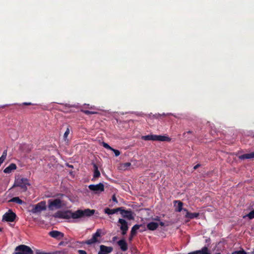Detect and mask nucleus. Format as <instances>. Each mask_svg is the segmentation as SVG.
<instances>
[{
  "label": "nucleus",
  "instance_id": "obj_37",
  "mask_svg": "<svg viewBox=\"0 0 254 254\" xmlns=\"http://www.w3.org/2000/svg\"><path fill=\"white\" fill-rule=\"evenodd\" d=\"M159 224L161 226H165V224L164 223H163V222H160Z\"/></svg>",
  "mask_w": 254,
  "mask_h": 254
},
{
  "label": "nucleus",
  "instance_id": "obj_26",
  "mask_svg": "<svg viewBox=\"0 0 254 254\" xmlns=\"http://www.w3.org/2000/svg\"><path fill=\"white\" fill-rule=\"evenodd\" d=\"M176 203H178V205L177 206V211L178 212H180L183 209V203L180 201H176Z\"/></svg>",
  "mask_w": 254,
  "mask_h": 254
},
{
  "label": "nucleus",
  "instance_id": "obj_17",
  "mask_svg": "<svg viewBox=\"0 0 254 254\" xmlns=\"http://www.w3.org/2000/svg\"><path fill=\"white\" fill-rule=\"evenodd\" d=\"M131 166V163L129 162L121 163L119 164V169L121 171H126L129 170Z\"/></svg>",
  "mask_w": 254,
  "mask_h": 254
},
{
  "label": "nucleus",
  "instance_id": "obj_3",
  "mask_svg": "<svg viewBox=\"0 0 254 254\" xmlns=\"http://www.w3.org/2000/svg\"><path fill=\"white\" fill-rule=\"evenodd\" d=\"M141 139L144 140H153L160 141H169L170 138L165 135L149 134L147 135L142 136Z\"/></svg>",
  "mask_w": 254,
  "mask_h": 254
},
{
  "label": "nucleus",
  "instance_id": "obj_42",
  "mask_svg": "<svg viewBox=\"0 0 254 254\" xmlns=\"http://www.w3.org/2000/svg\"><path fill=\"white\" fill-rule=\"evenodd\" d=\"M133 237V236H131V235H130V237L129 238V240H131L132 238Z\"/></svg>",
  "mask_w": 254,
  "mask_h": 254
},
{
  "label": "nucleus",
  "instance_id": "obj_21",
  "mask_svg": "<svg viewBox=\"0 0 254 254\" xmlns=\"http://www.w3.org/2000/svg\"><path fill=\"white\" fill-rule=\"evenodd\" d=\"M239 158L241 159L254 158V151L250 153L242 155L240 156Z\"/></svg>",
  "mask_w": 254,
  "mask_h": 254
},
{
  "label": "nucleus",
  "instance_id": "obj_44",
  "mask_svg": "<svg viewBox=\"0 0 254 254\" xmlns=\"http://www.w3.org/2000/svg\"><path fill=\"white\" fill-rule=\"evenodd\" d=\"M1 231V228H0V231Z\"/></svg>",
  "mask_w": 254,
  "mask_h": 254
},
{
  "label": "nucleus",
  "instance_id": "obj_25",
  "mask_svg": "<svg viewBox=\"0 0 254 254\" xmlns=\"http://www.w3.org/2000/svg\"><path fill=\"white\" fill-rule=\"evenodd\" d=\"M9 202H14L18 204H22L23 203V201L22 200H21L18 197H14L9 200L8 201Z\"/></svg>",
  "mask_w": 254,
  "mask_h": 254
},
{
  "label": "nucleus",
  "instance_id": "obj_33",
  "mask_svg": "<svg viewBox=\"0 0 254 254\" xmlns=\"http://www.w3.org/2000/svg\"><path fill=\"white\" fill-rule=\"evenodd\" d=\"M78 253L79 254H87L86 252L83 250H78Z\"/></svg>",
  "mask_w": 254,
  "mask_h": 254
},
{
  "label": "nucleus",
  "instance_id": "obj_41",
  "mask_svg": "<svg viewBox=\"0 0 254 254\" xmlns=\"http://www.w3.org/2000/svg\"><path fill=\"white\" fill-rule=\"evenodd\" d=\"M155 220H156V221H159V218H158V217H157V218H156L155 219Z\"/></svg>",
  "mask_w": 254,
  "mask_h": 254
},
{
  "label": "nucleus",
  "instance_id": "obj_5",
  "mask_svg": "<svg viewBox=\"0 0 254 254\" xmlns=\"http://www.w3.org/2000/svg\"><path fill=\"white\" fill-rule=\"evenodd\" d=\"M32 209L31 212L33 213H40L42 211L46 210V204L44 201H41L37 204L33 205Z\"/></svg>",
  "mask_w": 254,
  "mask_h": 254
},
{
  "label": "nucleus",
  "instance_id": "obj_27",
  "mask_svg": "<svg viewBox=\"0 0 254 254\" xmlns=\"http://www.w3.org/2000/svg\"><path fill=\"white\" fill-rule=\"evenodd\" d=\"M246 216L248 217L251 219L254 218V210L251 211L246 216H244V218L246 217Z\"/></svg>",
  "mask_w": 254,
  "mask_h": 254
},
{
  "label": "nucleus",
  "instance_id": "obj_28",
  "mask_svg": "<svg viewBox=\"0 0 254 254\" xmlns=\"http://www.w3.org/2000/svg\"><path fill=\"white\" fill-rule=\"evenodd\" d=\"M69 132H70L69 128L68 127H67L66 128L65 132L64 133V137L65 140L66 139L68 134H69Z\"/></svg>",
  "mask_w": 254,
  "mask_h": 254
},
{
  "label": "nucleus",
  "instance_id": "obj_39",
  "mask_svg": "<svg viewBox=\"0 0 254 254\" xmlns=\"http://www.w3.org/2000/svg\"><path fill=\"white\" fill-rule=\"evenodd\" d=\"M43 254H55L52 253H47V252H44Z\"/></svg>",
  "mask_w": 254,
  "mask_h": 254
},
{
  "label": "nucleus",
  "instance_id": "obj_20",
  "mask_svg": "<svg viewBox=\"0 0 254 254\" xmlns=\"http://www.w3.org/2000/svg\"><path fill=\"white\" fill-rule=\"evenodd\" d=\"M93 168H94V173H93V178L92 179V180L94 179L98 178L100 176V173L98 170V167L97 166V165L95 164H93Z\"/></svg>",
  "mask_w": 254,
  "mask_h": 254
},
{
  "label": "nucleus",
  "instance_id": "obj_6",
  "mask_svg": "<svg viewBox=\"0 0 254 254\" xmlns=\"http://www.w3.org/2000/svg\"><path fill=\"white\" fill-rule=\"evenodd\" d=\"M102 235V230L98 229L95 233L92 235V237L86 241L85 243L88 245H91L95 243L99 242V238Z\"/></svg>",
  "mask_w": 254,
  "mask_h": 254
},
{
  "label": "nucleus",
  "instance_id": "obj_1",
  "mask_svg": "<svg viewBox=\"0 0 254 254\" xmlns=\"http://www.w3.org/2000/svg\"><path fill=\"white\" fill-rule=\"evenodd\" d=\"M94 210H91L89 209H86L83 210H77L71 213V217L74 219L83 218L92 216L94 214Z\"/></svg>",
  "mask_w": 254,
  "mask_h": 254
},
{
  "label": "nucleus",
  "instance_id": "obj_8",
  "mask_svg": "<svg viewBox=\"0 0 254 254\" xmlns=\"http://www.w3.org/2000/svg\"><path fill=\"white\" fill-rule=\"evenodd\" d=\"M88 188L96 193H99L104 190V186L101 183L97 185H90L88 186Z\"/></svg>",
  "mask_w": 254,
  "mask_h": 254
},
{
  "label": "nucleus",
  "instance_id": "obj_11",
  "mask_svg": "<svg viewBox=\"0 0 254 254\" xmlns=\"http://www.w3.org/2000/svg\"><path fill=\"white\" fill-rule=\"evenodd\" d=\"M49 235L52 238L58 240H61L64 237V234L58 231H52L49 232Z\"/></svg>",
  "mask_w": 254,
  "mask_h": 254
},
{
  "label": "nucleus",
  "instance_id": "obj_2",
  "mask_svg": "<svg viewBox=\"0 0 254 254\" xmlns=\"http://www.w3.org/2000/svg\"><path fill=\"white\" fill-rule=\"evenodd\" d=\"M30 185L27 179L24 178H18L14 182V184L12 188L19 187L23 191H26L27 190V187Z\"/></svg>",
  "mask_w": 254,
  "mask_h": 254
},
{
  "label": "nucleus",
  "instance_id": "obj_32",
  "mask_svg": "<svg viewBox=\"0 0 254 254\" xmlns=\"http://www.w3.org/2000/svg\"><path fill=\"white\" fill-rule=\"evenodd\" d=\"M44 251H42L40 250H36L35 251V254H43Z\"/></svg>",
  "mask_w": 254,
  "mask_h": 254
},
{
  "label": "nucleus",
  "instance_id": "obj_12",
  "mask_svg": "<svg viewBox=\"0 0 254 254\" xmlns=\"http://www.w3.org/2000/svg\"><path fill=\"white\" fill-rule=\"evenodd\" d=\"M100 251L98 254H108L112 252L113 249L111 247H107L104 245H101Z\"/></svg>",
  "mask_w": 254,
  "mask_h": 254
},
{
  "label": "nucleus",
  "instance_id": "obj_4",
  "mask_svg": "<svg viewBox=\"0 0 254 254\" xmlns=\"http://www.w3.org/2000/svg\"><path fill=\"white\" fill-rule=\"evenodd\" d=\"M13 254H33V252L29 247L21 245L15 248Z\"/></svg>",
  "mask_w": 254,
  "mask_h": 254
},
{
  "label": "nucleus",
  "instance_id": "obj_14",
  "mask_svg": "<svg viewBox=\"0 0 254 254\" xmlns=\"http://www.w3.org/2000/svg\"><path fill=\"white\" fill-rule=\"evenodd\" d=\"M89 109H91V111H89L87 110L82 109L81 111L84 114L86 115H90V114H97L98 112L95 110H98V109L96 108L95 106H92L89 107Z\"/></svg>",
  "mask_w": 254,
  "mask_h": 254
},
{
  "label": "nucleus",
  "instance_id": "obj_7",
  "mask_svg": "<svg viewBox=\"0 0 254 254\" xmlns=\"http://www.w3.org/2000/svg\"><path fill=\"white\" fill-rule=\"evenodd\" d=\"M49 208L51 210L60 208L62 206V201L59 199H56L54 200H49Z\"/></svg>",
  "mask_w": 254,
  "mask_h": 254
},
{
  "label": "nucleus",
  "instance_id": "obj_40",
  "mask_svg": "<svg viewBox=\"0 0 254 254\" xmlns=\"http://www.w3.org/2000/svg\"><path fill=\"white\" fill-rule=\"evenodd\" d=\"M117 237H114L113 238V240H114V241H115V240H116V239H117Z\"/></svg>",
  "mask_w": 254,
  "mask_h": 254
},
{
  "label": "nucleus",
  "instance_id": "obj_29",
  "mask_svg": "<svg viewBox=\"0 0 254 254\" xmlns=\"http://www.w3.org/2000/svg\"><path fill=\"white\" fill-rule=\"evenodd\" d=\"M103 146L106 149L112 150L113 149V148L110 146L108 144L105 142H103Z\"/></svg>",
  "mask_w": 254,
  "mask_h": 254
},
{
  "label": "nucleus",
  "instance_id": "obj_9",
  "mask_svg": "<svg viewBox=\"0 0 254 254\" xmlns=\"http://www.w3.org/2000/svg\"><path fill=\"white\" fill-rule=\"evenodd\" d=\"M16 217V215L11 210H9L5 213L2 217V220L7 222H13Z\"/></svg>",
  "mask_w": 254,
  "mask_h": 254
},
{
  "label": "nucleus",
  "instance_id": "obj_10",
  "mask_svg": "<svg viewBox=\"0 0 254 254\" xmlns=\"http://www.w3.org/2000/svg\"><path fill=\"white\" fill-rule=\"evenodd\" d=\"M119 223L120 224V227L122 231V234L123 235H126L128 229L127 222L123 219H119Z\"/></svg>",
  "mask_w": 254,
  "mask_h": 254
},
{
  "label": "nucleus",
  "instance_id": "obj_22",
  "mask_svg": "<svg viewBox=\"0 0 254 254\" xmlns=\"http://www.w3.org/2000/svg\"><path fill=\"white\" fill-rule=\"evenodd\" d=\"M120 210H121V207L117 208L116 209H111L109 208H106L105 209V212L106 214L110 215V214H113L114 213H116L118 212V211H120Z\"/></svg>",
  "mask_w": 254,
  "mask_h": 254
},
{
  "label": "nucleus",
  "instance_id": "obj_24",
  "mask_svg": "<svg viewBox=\"0 0 254 254\" xmlns=\"http://www.w3.org/2000/svg\"><path fill=\"white\" fill-rule=\"evenodd\" d=\"M141 226V225H135L131 228L130 234L131 236H134L136 232V231Z\"/></svg>",
  "mask_w": 254,
  "mask_h": 254
},
{
  "label": "nucleus",
  "instance_id": "obj_30",
  "mask_svg": "<svg viewBox=\"0 0 254 254\" xmlns=\"http://www.w3.org/2000/svg\"><path fill=\"white\" fill-rule=\"evenodd\" d=\"M111 150L114 152L116 156H118L120 155V152L118 150L113 148Z\"/></svg>",
  "mask_w": 254,
  "mask_h": 254
},
{
  "label": "nucleus",
  "instance_id": "obj_16",
  "mask_svg": "<svg viewBox=\"0 0 254 254\" xmlns=\"http://www.w3.org/2000/svg\"><path fill=\"white\" fill-rule=\"evenodd\" d=\"M118 244L123 251H126L128 249L127 244L126 241L124 239L119 241Z\"/></svg>",
  "mask_w": 254,
  "mask_h": 254
},
{
  "label": "nucleus",
  "instance_id": "obj_34",
  "mask_svg": "<svg viewBox=\"0 0 254 254\" xmlns=\"http://www.w3.org/2000/svg\"><path fill=\"white\" fill-rule=\"evenodd\" d=\"M192 133V131H188L187 132H184V134H183V135L185 136V137H187V134H189V133Z\"/></svg>",
  "mask_w": 254,
  "mask_h": 254
},
{
  "label": "nucleus",
  "instance_id": "obj_19",
  "mask_svg": "<svg viewBox=\"0 0 254 254\" xmlns=\"http://www.w3.org/2000/svg\"><path fill=\"white\" fill-rule=\"evenodd\" d=\"M158 226H159V224L157 223L154 222H151L149 223L147 225V227L149 230H151V231H154L158 228Z\"/></svg>",
  "mask_w": 254,
  "mask_h": 254
},
{
  "label": "nucleus",
  "instance_id": "obj_23",
  "mask_svg": "<svg viewBox=\"0 0 254 254\" xmlns=\"http://www.w3.org/2000/svg\"><path fill=\"white\" fill-rule=\"evenodd\" d=\"M187 212L186 216L187 218H190V219H193L194 218H197L199 216L198 213H190L187 211L186 210H184Z\"/></svg>",
  "mask_w": 254,
  "mask_h": 254
},
{
  "label": "nucleus",
  "instance_id": "obj_15",
  "mask_svg": "<svg viewBox=\"0 0 254 254\" xmlns=\"http://www.w3.org/2000/svg\"><path fill=\"white\" fill-rule=\"evenodd\" d=\"M188 254H211V253L208 248L204 247L201 250L190 252Z\"/></svg>",
  "mask_w": 254,
  "mask_h": 254
},
{
  "label": "nucleus",
  "instance_id": "obj_18",
  "mask_svg": "<svg viewBox=\"0 0 254 254\" xmlns=\"http://www.w3.org/2000/svg\"><path fill=\"white\" fill-rule=\"evenodd\" d=\"M16 169V166L14 163L10 164L8 167L4 169L3 172L5 173H10Z\"/></svg>",
  "mask_w": 254,
  "mask_h": 254
},
{
  "label": "nucleus",
  "instance_id": "obj_13",
  "mask_svg": "<svg viewBox=\"0 0 254 254\" xmlns=\"http://www.w3.org/2000/svg\"><path fill=\"white\" fill-rule=\"evenodd\" d=\"M120 211L121 212V214L123 217L128 219V220H132L134 219L132 213L131 211L124 210L121 207V210H120Z\"/></svg>",
  "mask_w": 254,
  "mask_h": 254
},
{
  "label": "nucleus",
  "instance_id": "obj_45",
  "mask_svg": "<svg viewBox=\"0 0 254 254\" xmlns=\"http://www.w3.org/2000/svg\"><path fill=\"white\" fill-rule=\"evenodd\" d=\"M217 254H221L220 253H217Z\"/></svg>",
  "mask_w": 254,
  "mask_h": 254
},
{
  "label": "nucleus",
  "instance_id": "obj_35",
  "mask_svg": "<svg viewBox=\"0 0 254 254\" xmlns=\"http://www.w3.org/2000/svg\"><path fill=\"white\" fill-rule=\"evenodd\" d=\"M112 199H113V200L114 201H115V202H117V199H116V197H115V195H114V196H113Z\"/></svg>",
  "mask_w": 254,
  "mask_h": 254
},
{
  "label": "nucleus",
  "instance_id": "obj_38",
  "mask_svg": "<svg viewBox=\"0 0 254 254\" xmlns=\"http://www.w3.org/2000/svg\"><path fill=\"white\" fill-rule=\"evenodd\" d=\"M199 166V164H197V165H195V166L193 167V169H196L198 167V166Z\"/></svg>",
  "mask_w": 254,
  "mask_h": 254
},
{
  "label": "nucleus",
  "instance_id": "obj_31",
  "mask_svg": "<svg viewBox=\"0 0 254 254\" xmlns=\"http://www.w3.org/2000/svg\"><path fill=\"white\" fill-rule=\"evenodd\" d=\"M232 254H247L244 251H236L232 253Z\"/></svg>",
  "mask_w": 254,
  "mask_h": 254
},
{
  "label": "nucleus",
  "instance_id": "obj_43",
  "mask_svg": "<svg viewBox=\"0 0 254 254\" xmlns=\"http://www.w3.org/2000/svg\"><path fill=\"white\" fill-rule=\"evenodd\" d=\"M252 254H254V251H253V252Z\"/></svg>",
  "mask_w": 254,
  "mask_h": 254
},
{
  "label": "nucleus",
  "instance_id": "obj_36",
  "mask_svg": "<svg viewBox=\"0 0 254 254\" xmlns=\"http://www.w3.org/2000/svg\"><path fill=\"white\" fill-rule=\"evenodd\" d=\"M24 105H31V103H27V102H25L23 103Z\"/></svg>",
  "mask_w": 254,
  "mask_h": 254
}]
</instances>
